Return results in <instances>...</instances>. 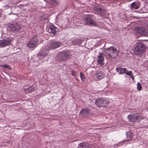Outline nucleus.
Here are the masks:
<instances>
[{
  "label": "nucleus",
  "instance_id": "f257e3e1",
  "mask_svg": "<svg viewBox=\"0 0 148 148\" xmlns=\"http://www.w3.org/2000/svg\"><path fill=\"white\" fill-rule=\"evenodd\" d=\"M106 54L110 59L115 58L118 55V51L116 47H111L106 49Z\"/></svg>",
  "mask_w": 148,
  "mask_h": 148
},
{
  "label": "nucleus",
  "instance_id": "f03ea898",
  "mask_svg": "<svg viewBox=\"0 0 148 148\" xmlns=\"http://www.w3.org/2000/svg\"><path fill=\"white\" fill-rule=\"evenodd\" d=\"M146 46L141 42H138L134 50V52L136 55L140 54L145 51Z\"/></svg>",
  "mask_w": 148,
  "mask_h": 148
},
{
  "label": "nucleus",
  "instance_id": "7ed1b4c3",
  "mask_svg": "<svg viewBox=\"0 0 148 148\" xmlns=\"http://www.w3.org/2000/svg\"><path fill=\"white\" fill-rule=\"evenodd\" d=\"M38 41L37 36H34L27 43V46L30 48L35 47L37 45Z\"/></svg>",
  "mask_w": 148,
  "mask_h": 148
},
{
  "label": "nucleus",
  "instance_id": "20e7f679",
  "mask_svg": "<svg viewBox=\"0 0 148 148\" xmlns=\"http://www.w3.org/2000/svg\"><path fill=\"white\" fill-rule=\"evenodd\" d=\"M59 44L58 42L54 41H51L45 47L46 49L49 50L57 48L59 47Z\"/></svg>",
  "mask_w": 148,
  "mask_h": 148
},
{
  "label": "nucleus",
  "instance_id": "39448f33",
  "mask_svg": "<svg viewBox=\"0 0 148 148\" xmlns=\"http://www.w3.org/2000/svg\"><path fill=\"white\" fill-rule=\"evenodd\" d=\"M143 119L137 113L130 114V121L132 122H139Z\"/></svg>",
  "mask_w": 148,
  "mask_h": 148
},
{
  "label": "nucleus",
  "instance_id": "423d86ee",
  "mask_svg": "<svg viewBox=\"0 0 148 148\" xmlns=\"http://www.w3.org/2000/svg\"><path fill=\"white\" fill-rule=\"evenodd\" d=\"M11 40L9 38L0 40V47L3 48L11 44Z\"/></svg>",
  "mask_w": 148,
  "mask_h": 148
},
{
  "label": "nucleus",
  "instance_id": "0eeeda50",
  "mask_svg": "<svg viewBox=\"0 0 148 148\" xmlns=\"http://www.w3.org/2000/svg\"><path fill=\"white\" fill-rule=\"evenodd\" d=\"M135 30L137 34L142 36H146L147 32L145 28L139 26H137L135 28Z\"/></svg>",
  "mask_w": 148,
  "mask_h": 148
},
{
  "label": "nucleus",
  "instance_id": "6e6552de",
  "mask_svg": "<svg viewBox=\"0 0 148 148\" xmlns=\"http://www.w3.org/2000/svg\"><path fill=\"white\" fill-rule=\"evenodd\" d=\"M9 27L10 30L12 31L18 32L21 28V26L19 24L16 23L10 24Z\"/></svg>",
  "mask_w": 148,
  "mask_h": 148
},
{
  "label": "nucleus",
  "instance_id": "1a4fd4ad",
  "mask_svg": "<svg viewBox=\"0 0 148 148\" xmlns=\"http://www.w3.org/2000/svg\"><path fill=\"white\" fill-rule=\"evenodd\" d=\"M71 56V54L69 52H63L60 53L59 57H60L59 60L62 61L69 58Z\"/></svg>",
  "mask_w": 148,
  "mask_h": 148
},
{
  "label": "nucleus",
  "instance_id": "9d476101",
  "mask_svg": "<svg viewBox=\"0 0 148 148\" xmlns=\"http://www.w3.org/2000/svg\"><path fill=\"white\" fill-rule=\"evenodd\" d=\"M58 30V29L54 25H51L49 27L48 32L50 33L51 35L53 36L56 34Z\"/></svg>",
  "mask_w": 148,
  "mask_h": 148
},
{
  "label": "nucleus",
  "instance_id": "9b49d317",
  "mask_svg": "<svg viewBox=\"0 0 148 148\" xmlns=\"http://www.w3.org/2000/svg\"><path fill=\"white\" fill-rule=\"evenodd\" d=\"M95 76L97 80L99 81L105 77V74L102 71H97L96 72Z\"/></svg>",
  "mask_w": 148,
  "mask_h": 148
},
{
  "label": "nucleus",
  "instance_id": "f8f14e48",
  "mask_svg": "<svg viewBox=\"0 0 148 148\" xmlns=\"http://www.w3.org/2000/svg\"><path fill=\"white\" fill-rule=\"evenodd\" d=\"M95 10L98 14L102 16H103L106 12V11L104 8L103 7L99 6L97 8H96L95 9Z\"/></svg>",
  "mask_w": 148,
  "mask_h": 148
},
{
  "label": "nucleus",
  "instance_id": "ddd939ff",
  "mask_svg": "<svg viewBox=\"0 0 148 148\" xmlns=\"http://www.w3.org/2000/svg\"><path fill=\"white\" fill-rule=\"evenodd\" d=\"M104 60V58L103 54L101 52L99 53V55L98 56L97 63L99 64L102 65L104 64V63L103 61Z\"/></svg>",
  "mask_w": 148,
  "mask_h": 148
},
{
  "label": "nucleus",
  "instance_id": "4468645a",
  "mask_svg": "<svg viewBox=\"0 0 148 148\" xmlns=\"http://www.w3.org/2000/svg\"><path fill=\"white\" fill-rule=\"evenodd\" d=\"M83 21L87 24H94V21L89 16H86L83 19Z\"/></svg>",
  "mask_w": 148,
  "mask_h": 148
},
{
  "label": "nucleus",
  "instance_id": "2eb2a0df",
  "mask_svg": "<svg viewBox=\"0 0 148 148\" xmlns=\"http://www.w3.org/2000/svg\"><path fill=\"white\" fill-rule=\"evenodd\" d=\"M116 71L117 72H119L120 74H122L125 73L126 75H130V72H126V68H123L121 67H119L116 69Z\"/></svg>",
  "mask_w": 148,
  "mask_h": 148
},
{
  "label": "nucleus",
  "instance_id": "dca6fc26",
  "mask_svg": "<svg viewBox=\"0 0 148 148\" xmlns=\"http://www.w3.org/2000/svg\"><path fill=\"white\" fill-rule=\"evenodd\" d=\"M103 101L104 99L103 98H99L96 100L95 103L99 107H102Z\"/></svg>",
  "mask_w": 148,
  "mask_h": 148
},
{
  "label": "nucleus",
  "instance_id": "f3484780",
  "mask_svg": "<svg viewBox=\"0 0 148 148\" xmlns=\"http://www.w3.org/2000/svg\"><path fill=\"white\" fill-rule=\"evenodd\" d=\"M49 50L48 49H46L45 47L44 49H42L40 52L38 54L40 56H43L48 54V51Z\"/></svg>",
  "mask_w": 148,
  "mask_h": 148
},
{
  "label": "nucleus",
  "instance_id": "a211bd4d",
  "mask_svg": "<svg viewBox=\"0 0 148 148\" xmlns=\"http://www.w3.org/2000/svg\"><path fill=\"white\" fill-rule=\"evenodd\" d=\"M90 111V110L88 108L82 109L80 112L79 114L84 116H85L88 115Z\"/></svg>",
  "mask_w": 148,
  "mask_h": 148
},
{
  "label": "nucleus",
  "instance_id": "6ab92c4d",
  "mask_svg": "<svg viewBox=\"0 0 148 148\" xmlns=\"http://www.w3.org/2000/svg\"><path fill=\"white\" fill-rule=\"evenodd\" d=\"M77 148H91V147L87 143H80Z\"/></svg>",
  "mask_w": 148,
  "mask_h": 148
},
{
  "label": "nucleus",
  "instance_id": "aec40b11",
  "mask_svg": "<svg viewBox=\"0 0 148 148\" xmlns=\"http://www.w3.org/2000/svg\"><path fill=\"white\" fill-rule=\"evenodd\" d=\"M25 92H32L34 91V86H31L27 88H25Z\"/></svg>",
  "mask_w": 148,
  "mask_h": 148
},
{
  "label": "nucleus",
  "instance_id": "412c9836",
  "mask_svg": "<svg viewBox=\"0 0 148 148\" xmlns=\"http://www.w3.org/2000/svg\"><path fill=\"white\" fill-rule=\"evenodd\" d=\"M131 6V8H134L137 9L139 8L138 5L135 2H134L132 4Z\"/></svg>",
  "mask_w": 148,
  "mask_h": 148
},
{
  "label": "nucleus",
  "instance_id": "4be33fe9",
  "mask_svg": "<svg viewBox=\"0 0 148 148\" xmlns=\"http://www.w3.org/2000/svg\"><path fill=\"white\" fill-rule=\"evenodd\" d=\"M109 104V101L107 100H105L104 99L103 103V107H105L108 105Z\"/></svg>",
  "mask_w": 148,
  "mask_h": 148
},
{
  "label": "nucleus",
  "instance_id": "5701e85b",
  "mask_svg": "<svg viewBox=\"0 0 148 148\" xmlns=\"http://www.w3.org/2000/svg\"><path fill=\"white\" fill-rule=\"evenodd\" d=\"M1 66L4 68L7 69L9 70L11 69V67L9 65L7 64L1 65Z\"/></svg>",
  "mask_w": 148,
  "mask_h": 148
},
{
  "label": "nucleus",
  "instance_id": "b1692460",
  "mask_svg": "<svg viewBox=\"0 0 148 148\" xmlns=\"http://www.w3.org/2000/svg\"><path fill=\"white\" fill-rule=\"evenodd\" d=\"M80 74L82 80L84 81L85 79V77L84 74L82 72H80Z\"/></svg>",
  "mask_w": 148,
  "mask_h": 148
},
{
  "label": "nucleus",
  "instance_id": "393cba45",
  "mask_svg": "<svg viewBox=\"0 0 148 148\" xmlns=\"http://www.w3.org/2000/svg\"><path fill=\"white\" fill-rule=\"evenodd\" d=\"M137 89L138 90H140L142 88V87L140 83H138L137 85Z\"/></svg>",
  "mask_w": 148,
  "mask_h": 148
},
{
  "label": "nucleus",
  "instance_id": "a878e982",
  "mask_svg": "<svg viewBox=\"0 0 148 148\" xmlns=\"http://www.w3.org/2000/svg\"><path fill=\"white\" fill-rule=\"evenodd\" d=\"M71 75L74 77H76V73L75 71H71Z\"/></svg>",
  "mask_w": 148,
  "mask_h": 148
},
{
  "label": "nucleus",
  "instance_id": "bb28decb",
  "mask_svg": "<svg viewBox=\"0 0 148 148\" xmlns=\"http://www.w3.org/2000/svg\"><path fill=\"white\" fill-rule=\"evenodd\" d=\"M132 73L131 71H130V77H131L133 80H134V77L132 75Z\"/></svg>",
  "mask_w": 148,
  "mask_h": 148
},
{
  "label": "nucleus",
  "instance_id": "cd10ccee",
  "mask_svg": "<svg viewBox=\"0 0 148 148\" xmlns=\"http://www.w3.org/2000/svg\"><path fill=\"white\" fill-rule=\"evenodd\" d=\"M127 141H129V140H124L123 141V142H127ZM121 143H122V142H121ZM121 143V142H120L118 144H116L115 145H114V146H118V145L119 144V143Z\"/></svg>",
  "mask_w": 148,
  "mask_h": 148
},
{
  "label": "nucleus",
  "instance_id": "c85d7f7f",
  "mask_svg": "<svg viewBox=\"0 0 148 148\" xmlns=\"http://www.w3.org/2000/svg\"><path fill=\"white\" fill-rule=\"evenodd\" d=\"M133 136V134H132V133L130 132V138H132Z\"/></svg>",
  "mask_w": 148,
  "mask_h": 148
},
{
  "label": "nucleus",
  "instance_id": "c756f323",
  "mask_svg": "<svg viewBox=\"0 0 148 148\" xmlns=\"http://www.w3.org/2000/svg\"><path fill=\"white\" fill-rule=\"evenodd\" d=\"M129 133H130V132H126V134L127 137H128L129 136Z\"/></svg>",
  "mask_w": 148,
  "mask_h": 148
},
{
  "label": "nucleus",
  "instance_id": "7c9ffc66",
  "mask_svg": "<svg viewBox=\"0 0 148 148\" xmlns=\"http://www.w3.org/2000/svg\"><path fill=\"white\" fill-rule=\"evenodd\" d=\"M54 3L56 4H58L59 3V2L58 1H54Z\"/></svg>",
  "mask_w": 148,
  "mask_h": 148
},
{
  "label": "nucleus",
  "instance_id": "2f4dec72",
  "mask_svg": "<svg viewBox=\"0 0 148 148\" xmlns=\"http://www.w3.org/2000/svg\"><path fill=\"white\" fill-rule=\"evenodd\" d=\"M127 118L130 119V114L128 116Z\"/></svg>",
  "mask_w": 148,
  "mask_h": 148
}]
</instances>
